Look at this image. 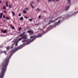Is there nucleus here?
<instances>
[{
  "instance_id": "f704fd0d",
  "label": "nucleus",
  "mask_w": 78,
  "mask_h": 78,
  "mask_svg": "<svg viewBox=\"0 0 78 78\" xmlns=\"http://www.w3.org/2000/svg\"><path fill=\"white\" fill-rule=\"evenodd\" d=\"M3 17L4 19L5 18V15H3Z\"/></svg>"
},
{
  "instance_id": "c03bdc74",
  "label": "nucleus",
  "mask_w": 78,
  "mask_h": 78,
  "mask_svg": "<svg viewBox=\"0 0 78 78\" xmlns=\"http://www.w3.org/2000/svg\"><path fill=\"white\" fill-rule=\"evenodd\" d=\"M13 48V46H12V47L11 48Z\"/></svg>"
},
{
  "instance_id": "5701e85b",
  "label": "nucleus",
  "mask_w": 78,
  "mask_h": 78,
  "mask_svg": "<svg viewBox=\"0 0 78 78\" xmlns=\"http://www.w3.org/2000/svg\"><path fill=\"white\" fill-rule=\"evenodd\" d=\"M67 2L69 3H71V2H70V0H67Z\"/></svg>"
},
{
  "instance_id": "aec40b11",
  "label": "nucleus",
  "mask_w": 78,
  "mask_h": 78,
  "mask_svg": "<svg viewBox=\"0 0 78 78\" xmlns=\"http://www.w3.org/2000/svg\"><path fill=\"white\" fill-rule=\"evenodd\" d=\"M58 19H61L62 18V16H59L58 17H57Z\"/></svg>"
},
{
  "instance_id": "20e7f679",
  "label": "nucleus",
  "mask_w": 78,
  "mask_h": 78,
  "mask_svg": "<svg viewBox=\"0 0 78 78\" xmlns=\"http://www.w3.org/2000/svg\"><path fill=\"white\" fill-rule=\"evenodd\" d=\"M54 22H55V21L54 20H50L49 22L46 25H50L51 23H54Z\"/></svg>"
},
{
  "instance_id": "4468645a",
  "label": "nucleus",
  "mask_w": 78,
  "mask_h": 78,
  "mask_svg": "<svg viewBox=\"0 0 78 78\" xmlns=\"http://www.w3.org/2000/svg\"><path fill=\"white\" fill-rule=\"evenodd\" d=\"M58 18H55V19H54V22H55V21H56V20H58Z\"/></svg>"
},
{
  "instance_id": "58836bf2",
  "label": "nucleus",
  "mask_w": 78,
  "mask_h": 78,
  "mask_svg": "<svg viewBox=\"0 0 78 78\" xmlns=\"http://www.w3.org/2000/svg\"><path fill=\"white\" fill-rule=\"evenodd\" d=\"M39 23H38L36 24L35 25H39Z\"/></svg>"
},
{
  "instance_id": "f03ea898",
  "label": "nucleus",
  "mask_w": 78,
  "mask_h": 78,
  "mask_svg": "<svg viewBox=\"0 0 78 78\" xmlns=\"http://www.w3.org/2000/svg\"><path fill=\"white\" fill-rule=\"evenodd\" d=\"M8 65H2V68L1 69V72L0 74V78H3V76L5 75V73L6 70Z\"/></svg>"
},
{
  "instance_id": "4be33fe9",
  "label": "nucleus",
  "mask_w": 78,
  "mask_h": 78,
  "mask_svg": "<svg viewBox=\"0 0 78 78\" xmlns=\"http://www.w3.org/2000/svg\"><path fill=\"white\" fill-rule=\"evenodd\" d=\"M6 19H7V20H9V19H9V18L8 17H6Z\"/></svg>"
},
{
  "instance_id": "2f4dec72",
  "label": "nucleus",
  "mask_w": 78,
  "mask_h": 78,
  "mask_svg": "<svg viewBox=\"0 0 78 78\" xmlns=\"http://www.w3.org/2000/svg\"><path fill=\"white\" fill-rule=\"evenodd\" d=\"M25 9H26V10H28V8H25Z\"/></svg>"
},
{
  "instance_id": "4c0bfd02",
  "label": "nucleus",
  "mask_w": 78,
  "mask_h": 78,
  "mask_svg": "<svg viewBox=\"0 0 78 78\" xmlns=\"http://www.w3.org/2000/svg\"><path fill=\"white\" fill-rule=\"evenodd\" d=\"M18 16H21V14H18Z\"/></svg>"
},
{
  "instance_id": "09e8293b",
  "label": "nucleus",
  "mask_w": 78,
  "mask_h": 78,
  "mask_svg": "<svg viewBox=\"0 0 78 78\" xmlns=\"http://www.w3.org/2000/svg\"><path fill=\"white\" fill-rule=\"evenodd\" d=\"M52 19H53V18H52Z\"/></svg>"
},
{
  "instance_id": "473e14b6",
  "label": "nucleus",
  "mask_w": 78,
  "mask_h": 78,
  "mask_svg": "<svg viewBox=\"0 0 78 78\" xmlns=\"http://www.w3.org/2000/svg\"><path fill=\"white\" fill-rule=\"evenodd\" d=\"M41 16H38V18L39 19H40V18H41Z\"/></svg>"
},
{
  "instance_id": "a878e982",
  "label": "nucleus",
  "mask_w": 78,
  "mask_h": 78,
  "mask_svg": "<svg viewBox=\"0 0 78 78\" xmlns=\"http://www.w3.org/2000/svg\"><path fill=\"white\" fill-rule=\"evenodd\" d=\"M52 0L54 2H55L56 1V2H58L59 1V0H55H55Z\"/></svg>"
},
{
  "instance_id": "7c9ffc66",
  "label": "nucleus",
  "mask_w": 78,
  "mask_h": 78,
  "mask_svg": "<svg viewBox=\"0 0 78 78\" xmlns=\"http://www.w3.org/2000/svg\"><path fill=\"white\" fill-rule=\"evenodd\" d=\"M46 26H47V25H46L45 26H43V28H44V29L45 28H46Z\"/></svg>"
},
{
  "instance_id": "9d476101",
  "label": "nucleus",
  "mask_w": 78,
  "mask_h": 78,
  "mask_svg": "<svg viewBox=\"0 0 78 78\" xmlns=\"http://www.w3.org/2000/svg\"><path fill=\"white\" fill-rule=\"evenodd\" d=\"M30 5L31 7L32 8H33V9H34V6H33L32 3L30 4Z\"/></svg>"
},
{
  "instance_id": "0eeeda50",
  "label": "nucleus",
  "mask_w": 78,
  "mask_h": 78,
  "mask_svg": "<svg viewBox=\"0 0 78 78\" xmlns=\"http://www.w3.org/2000/svg\"><path fill=\"white\" fill-rule=\"evenodd\" d=\"M70 8V6H66L65 9V11H68L69 9Z\"/></svg>"
},
{
  "instance_id": "37998d69",
  "label": "nucleus",
  "mask_w": 78,
  "mask_h": 78,
  "mask_svg": "<svg viewBox=\"0 0 78 78\" xmlns=\"http://www.w3.org/2000/svg\"><path fill=\"white\" fill-rule=\"evenodd\" d=\"M32 3H34V2H32Z\"/></svg>"
},
{
  "instance_id": "de8ad7c7",
  "label": "nucleus",
  "mask_w": 78,
  "mask_h": 78,
  "mask_svg": "<svg viewBox=\"0 0 78 78\" xmlns=\"http://www.w3.org/2000/svg\"><path fill=\"white\" fill-rule=\"evenodd\" d=\"M69 16H69V15H68Z\"/></svg>"
},
{
  "instance_id": "7ed1b4c3",
  "label": "nucleus",
  "mask_w": 78,
  "mask_h": 78,
  "mask_svg": "<svg viewBox=\"0 0 78 78\" xmlns=\"http://www.w3.org/2000/svg\"><path fill=\"white\" fill-rule=\"evenodd\" d=\"M27 33L30 34H34V31L32 30H30L27 32Z\"/></svg>"
},
{
  "instance_id": "423d86ee",
  "label": "nucleus",
  "mask_w": 78,
  "mask_h": 78,
  "mask_svg": "<svg viewBox=\"0 0 78 78\" xmlns=\"http://www.w3.org/2000/svg\"><path fill=\"white\" fill-rule=\"evenodd\" d=\"M23 48V46L21 45L20 46H18L16 48V50H18L20 49H21V48Z\"/></svg>"
},
{
  "instance_id": "c756f323",
  "label": "nucleus",
  "mask_w": 78,
  "mask_h": 78,
  "mask_svg": "<svg viewBox=\"0 0 78 78\" xmlns=\"http://www.w3.org/2000/svg\"><path fill=\"white\" fill-rule=\"evenodd\" d=\"M43 12L44 13H47V12L46 11H44V10L43 11Z\"/></svg>"
},
{
  "instance_id": "e433bc0d",
  "label": "nucleus",
  "mask_w": 78,
  "mask_h": 78,
  "mask_svg": "<svg viewBox=\"0 0 78 78\" xmlns=\"http://www.w3.org/2000/svg\"><path fill=\"white\" fill-rule=\"evenodd\" d=\"M4 12L5 13H6V10H5Z\"/></svg>"
},
{
  "instance_id": "9b49d317",
  "label": "nucleus",
  "mask_w": 78,
  "mask_h": 78,
  "mask_svg": "<svg viewBox=\"0 0 78 78\" xmlns=\"http://www.w3.org/2000/svg\"><path fill=\"white\" fill-rule=\"evenodd\" d=\"M23 12L24 14H25L27 13V11L25 10H23Z\"/></svg>"
},
{
  "instance_id": "c9c22d12",
  "label": "nucleus",
  "mask_w": 78,
  "mask_h": 78,
  "mask_svg": "<svg viewBox=\"0 0 78 78\" xmlns=\"http://www.w3.org/2000/svg\"><path fill=\"white\" fill-rule=\"evenodd\" d=\"M24 18H25V19H27V17L26 16H24Z\"/></svg>"
},
{
  "instance_id": "ddd939ff",
  "label": "nucleus",
  "mask_w": 78,
  "mask_h": 78,
  "mask_svg": "<svg viewBox=\"0 0 78 78\" xmlns=\"http://www.w3.org/2000/svg\"><path fill=\"white\" fill-rule=\"evenodd\" d=\"M10 27H11L12 29H13V30H15V28L14 27H12V25H10Z\"/></svg>"
},
{
  "instance_id": "b1692460",
  "label": "nucleus",
  "mask_w": 78,
  "mask_h": 78,
  "mask_svg": "<svg viewBox=\"0 0 78 78\" xmlns=\"http://www.w3.org/2000/svg\"><path fill=\"white\" fill-rule=\"evenodd\" d=\"M3 9H6V7H5V6L4 5L3 7Z\"/></svg>"
},
{
  "instance_id": "72a5a7b5",
  "label": "nucleus",
  "mask_w": 78,
  "mask_h": 78,
  "mask_svg": "<svg viewBox=\"0 0 78 78\" xmlns=\"http://www.w3.org/2000/svg\"><path fill=\"white\" fill-rule=\"evenodd\" d=\"M37 3H39L40 2V0H37Z\"/></svg>"
},
{
  "instance_id": "49530a36",
  "label": "nucleus",
  "mask_w": 78,
  "mask_h": 78,
  "mask_svg": "<svg viewBox=\"0 0 78 78\" xmlns=\"http://www.w3.org/2000/svg\"><path fill=\"white\" fill-rule=\"evenodd\" d=\"M0 67H1V66H0Z\"/></svg>"
},
{
  "instance_id": "6e6552de",
  "label": "nucleus",
  "mask_w": 78,
  "mask_h": 78,
  "mask_svg": "<svg viewBox=\"0 0 78 78\" xmlns=\"http://www.w3.org/2000/svg\"><path fill=\"white\" fill-rule=\"evenodd\" d=\"M26 33H25V31L23 32V33L21 34L20 35H19V36L20 37V36H22V35H23V34H25Z\"/></svg>"
},
{
  "instance_id": "a18cd8bd",
  "label": "nucleus",
  "mask_w": 78,
  "mask_h": 78,
  "mask_svg": "<svg viewBox=\"0 0 78 78\" xmlns=\"http://www.w3.org/2000/svg\"><path fill=\"white\" fill-rule=\"evenodd\" d=\"M4 22H6V20H5L4 21Z\"/></svg>"
},
{
  "instance_id": "bb28decb",
  "label": "nucleus",
  "mask_w": 78,
  "mask_h": 78,
  "mask_svg": "<svg viewBox=\"0 0 78 78\" xmlns=\"http://www.w3.org/2000/svg\"><path fill=\"white\" fill-rule=\"evenodd\" d=\"M29 20L30 22H32V21H33V20H32V19H29Z\"/></svg>"
},
{
  "instance_id": "412c9836",
  "label": "nucleus",
  "mask_w": 78,
  "mask_h": 78,
  "mask_svg": "<svg viewBox=\"0 0 78 78\" xmlns=\"http://www.w3.org/2000/svg\"><path fill=\"white\" fill-rule=\"evenodd\" d=\"M37 11H41V9H39V8H37Z\"/></svg>"
},
{
  "instance_id": "393cba45",
  "label": "nucleus",
  "mask_w": 78,
  "mask_h": 78,
  "mask_svg": "<svg viewBox=\"0 0 78 78\" xmlns=\"http://www.w3.org/2000/svg\"><path fill=\"white\" fill-rule=\"evenodd\" d=\"M4 53H5V55H6V51H3V52Z\"/></svg>"
},
{
  "instance_id": "a211bd4d",
  "label": "nucleus",
  "mask_w": 78,
  "mask_h": 78,
  "mask_svg": "<svg viewBox=\"0 0 78 78\" xmlns=\"http://www.w3.org/2000/svg\"><path fill=\"white\" fill-rule=\"evenodd\" d=\"M20 19L21 20H23V17H21L20 18Z\"/></svg>"
},
{
  "instance_id": "ea45409f",
  "label": "nucleus",
  "mask_w": 78,
  "mask_h": 78,
  "mask_svg": "<svg viewBox=\"0 0 78 78\" xmlns=\"http://www.w3.org/2000/svg\"><path fill=\"white\" fill-rule=\"evenodd\" d=\"M1 32H2V33H3V31L2 30H1Z\"/></svg>"
},
{
  "instance_id": "39448f33",
  "label": "nucleus",
  "mask_w": 78,
  "mask_h": 78,
  "mask_svg": "<svg viewBox=\"0 0 78 78\" xmlns=\"http://www.w3.org/2000/svg\"><path fill=\"white\" fill-rule=\"evenodd\" d=\"M60 22H61V20H58V21L57 23H55L54 26L56 27V26H57V25H59V23H60Z\"/></svg>"
},
{
  "instance_id": "cd10ccee",
  "label": "nucleus",
  "mask_w": 78,
  "mask_h": 78,
  "mask_svg": "<svg viewBox=\"0 0 78 78\" xmlns=\"http://www.w3.org/2000/svg\"><path fill=\"white\" fill-rule=\"evenodd\" d=\"M22 30V27H20L19 29V31H20V30Z\"/></svg>"
},
{
  "instance_id": "6ab92c4d",
  "label": "nucleus",
  "mask_w": 78,
  "mask_h": 78,
  "mask_svg": "<svg viewBox=\"0 0 78 78\" xmlns=\"http://www.w3.org/2000/svg\"><path fill=\"white\" fill-rule=\"evenodd\" d=\"M6 49L7 50V51L9 50V47H7L6 48Z\"/></svg>"
},
{
  "instance_id": "c85d7f7f",
  "label": "nucleus",
  "mask_w": 78,
  "mask_h": 78,
  "mask_svg": "<svg viewBox=\"0 0 78 78\" xmlns=\"http://www.w3.org/2000/svg\"><path fill=\"white\" fill-rule=\"evenodd\" d=\"M48 2H51L52 0H48Z\"/></svg>"
},
{
  "instance_id": "dca6fc26",
  "label": "nucleus",
  "mask_w": 78,
  "mask_h": 78,
  "mask_svg": "<svg viewBox=\"0 0 78 78\" xmlns=\"http://www.w3.org/2000/svg\"><path fill=\"white\" fill-rule=\"evenodd\" d=\"M12 13L13 16H14L15 15V14H14V12L12 11Z\"/></svg>"
},
{
  "instance_id": "1a4fd4ad",
  "label": "nucleus",
  "mask_w": 78,
  "mask_h": 78,
  "mask_svg": "<svg viewBox=\"0 0 78 78\" xmlns=\"http://www.w3.org/2000/svg\"><path fill=\"white\" fill-rule=\"evenodd\" d=\"M3 15V13H1L0 14V19H2V15Z\"/></svg>"
},
{
  "instance_id": "f257e3e1",
  "label": "nucleus",
  "mask_w": 78,
  "mask_h": 78,
  "mask_svg": "<svg viewBox=\"0 0 78 78\" xmlns=\"http://www.w3.org/2000/svg\"><path fill=\"white\" fill-rule=\"evenodd\" d=\"M41 37V35L40 34H38L37 35H34L33 36L30 37V39L34 38H34L32 39L31 40H30V39H28L27 35H24L22 36L21 38L19 39L18 40V41L17 42L16 44H18L19 42V41H21L22 40V43H24V44L25 45H28V44H30L31 42H32L33 41H34L36 38L39 37Z\"/></svg>"
},
{
  "instance_id": "79ce46f5",
  "label": "nucleus",
  "mask_w": 78,
  "mask_h": 78,
  "mask_svg": "<svg viewBox=\"0 0 78 78\" xmlns=\"http://www.w3.org/2000/svg\"><path fill=\"white\" fill-rule=\"evenodd\" d=\"M0 3H2V1H0Z\"/></svg>"
},
{
  "instance_id": "2eb2a0df",
  "label": "nucleus",
  "mask_w": 78,
  "mask_h": 78,
  "mask_svg": "<svg viewBox=\"0 0 78 78\" xmlns=\"http://www.w3.org/2000/svg\"><path fill=\"white\" fill-rule=\"evenodd\" d=\"M6 6L7 7H8V1L6 2Z\"/></svg>"
},
{
  "instance_id": "f3484780",
  "label": "nucleus",
  "mask_w": 78,
  "mask_h": 78,
  "mask_svg": "<svg viewBox=\"0 0 78 78\" xmlns=\"http://www.w3.org/2000/svg\"><path fill=\"white\" fill-rule=\"evenodd\" d=\"M9 8H12V6H11V5L9 4Z\"/></svg>"
},
{
  "instance_id": "f8f14e48",
  "label": "nucleus",
  "mask_w": 78,
  "mask_h": 78,
  "mask_svg": "<svg viewBox=\"0 0 78 78\" xmlns=\"http://www.w3.org/2000/svg\"><path fill=\"white\" fill-rule=\"evenodd\" d=\"M7 33V31L6 30H4L3 31V33Z\"/></svg>"
},
{
  "instance_id": "a19ab883",
  "label": "nucleus",
  "mask_w": 78,
  "mask_h": 78,
  "mask_svg": "<svg viewBox=\"0 0 78 78\" xmlns=\"http://www.w3.org/2000/svg\"><path fill=\"white\" fill-rule=\"evenodd\" d=\"M17 46V44L16 43V46Z\"/></svg>"
}]
</instances>
